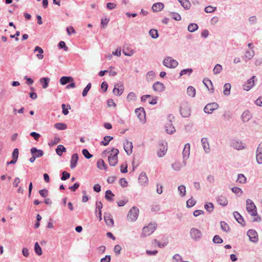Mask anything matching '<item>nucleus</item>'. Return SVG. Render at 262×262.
Masks as SVG:
<instances>
[{"label":"nucleus","instance_id":"4d7b16f0","mask_svg":"<svg viewBox=\"0 0 262 262\" xmlns=\"http://www.w3.org/2000/svg\"><path fill=\"white\" fill-rule=\"evenodd\" d=\"M91 88V83H89L88 84V85L86 86V87L83 90V92H82L83 97H85L87 95L89 91V90H90Z\"/></svg>","mask_w":262,"mask_h":262},{"label":"nucleus","instance_id":"864d4df0","mask_svg":"<svg viewBox=\"0 0 262 262\" xmlns=\"http://www.w3.org/2000/svg\"><path fill=\"white\" fill-rule=\"evenodd\" d=\"M196 203V201L192 199V198L189 199L186 203V206L188 208H190L193 206Z\"/></svg>","mask_w":262,"mask_h":262},{"label":"nucleus","instance_id":"49530a36","mask_svg":"<svg viewBox=\"0 0 262 262\" xmlns=\"http://www.w3.org/2000/svg\"><path fill=\"white\" fill-rule=\"evenodd\" d=\"M34 250L35 253L38 255H41L42 254V250L41 247H40L39 244L37 242L35 243L34 245Z\"/></svg>","mask_w":262,"mask_h":262},{"label":"nucleus","instance_id":"e2e57ef3","mask_svg":"<svg viewBox=\"0 0 262 262\" xmlns=\"http://www.w3.org/2000/svg\"><path fill=\"white\" fill-rule=\"evenodd\" d=\"M70 177V174L67 171H63L62 173V177L61 179L63 181L66 180Z\"/></svg>","mask_w":262,"mask_h":262},{"label":"nucleus","instance_id":"79ce46f5","mask_svg":"<svg viewBox=\"0 0 262 262\" xmlns=\"http://www.w3.org/2000/svg\"><path fill=\"white\" fill-rule=\"evenodd\" d=\"M54 127L59 130H64L67 127V125L63 123H56L54 124Z\"/></svg>","mask_w":262,"mask_h":262},{"label":"nucleus","instance_id":"393cba45","mask_svg":"<svg viewBox=\"0 0 262 262\" xmlns=\"http://www.w3.org/2000/svg\"><path fill=\"white\" fill-rule=\"evenodd\" d=\"M60 83L62 85H65L68 83L74 81V79L70 76H63L60 79Z\"/></svg>","mask_w":262,"mask_h":262},{"label":"nucleus","instance_id":"6e6d98bb","mask_svg":"<svg viewBox=\"0 0 262 262\" xmlns=\"http://www.w3.org/2000/svg\"><path fill=\"white\" fill-rule=\"evenodd\" d=\"M212 241L215 244H221L223 242L222 238L218 235H215Z\"/></svg>","mask_w":262,"mask_h":262},{"label":"nucleus","instance_id":"f8f14e48","mask_svg":"<svg viewBox=\"0 0 262 262\" xmlns=\"http://www.w3.org/2000/svg\"><path fill=\"white\" fill-rule=\"evenodd\" d=\"M247 234L251 242L256 243L258 241V234L255 230L250 229L247 231Z\"/></svg>","mask_w":262,"mask_h":262},{"label":"nucleus","instance_id":"6e6552de","mask_svg":"<svg viewBox=\"0 0 262 262\" xmlns=\"http://www.w3.org/2000/svg\"><path fill=\"white\" fill-rule=\"evenodd\" d=\"M256 160L258 164H262V142L259 143L256 150Z\"/></svg>","mask_w":262,"mask_h":262},{"label":"nucleus","instance_id":"7c9ffc66","mask_svg":"<svg viewBox=\"0 0 262 262\" xmlns=\"http://www.w3.org/2000/svg\"><path fill=\"white\" fill-rule=\"evenodd\" d=\"M97 167L100 169H105L107 168V165L105 164L104 161L100 159L98 160L97 163Z\"/></svg>","mask_w":262,"mask_h":262},{"label":"nucleus","instance_id":"e433bc0d","mask_svg":"<svg viewBox=\"0 0 262 262\" xmlns=\"http://www.w3.org/2000/svg\"><path fill=\"white\" fill-rule=\"evenodd\" d=\"M178 190L179 192L180 195L181 197H183L186 194V187L184 185H181L178 188Z\"/></svg>","mask_w":262,"mask_h":262},{"label":"nucleus","instance_id":"052dcab7","mask_svg":"<svg viewBox=\"0 0 262 262\" xmlns=\"http://www.w3.org/2000/svg\"><path fill=\"white\" fill-rule=\"evenodd\" d=\"M171 15L173 19L177 21L181 20V16L179 13L176 12H171Z\"/></svg>","mask_w":262,"mask_h":262},{"label":"nucleus","instance_id":"5fc2aeb1","mask_svg":"<svg viewBox=\"0 0 262 262\" xmlns=\"http://www.w3.org/2000/svg\"><path fill=\"white\" fill-rule=\"evenodd\" d=\"M102 208V203L101 202H96V212H98V214H100L101 215V209Z\"/></svg>","mask_w":262,"mask_h":262},{"label":"nucleus","instance_id":"dca6fc26","mask_svg":"<svg viewBox=\"0 0 262 262\" xmlns=\"http://www.w3.org/2000/svg\"><path fill=\"white\" fill-rule=\"evenodd\" d=\"M133 143L132 142L127 141L124 144V149L128 155H130L133 151Z\"/></svg>","mask_w":262,"mask_h":262},{"label":"nucleus","instance_id":"09e8293b","mask_svg":"<svg viewBox=\"0 0 262 262\" xmlns=\"http://www.w3.org/2000/svg\"><path fill=\"white\" fill-rule=\"evenodd\" d=\"M220 224L221 228L224 231L227 232L229 231L230 228L226 222L224 221H221Z\"/></svg>","mask_w":262,"mask_h":262},{"label":"nucleus","instance_id":"13d9d810","mask_svg":"<svg viewBox=\"0 0 262 262\" xmlns=\"http://www.w3.org/2000/svg\"><path fill=\"white\" fill-rule=\"evenodd\" d=\"M82 152L86 159H89L93 157V155L91 154L86 149H83Z\"/></svg>","mask_w":262,"mask_h":262},{"label":"nucleus","instance_id":"c9c22d12","mask_svg":"<svg viewBox=\"0 0 262 262\" xmlns=\"http://www.w3.org/2000/svg\"><path fill=\"white\" fill-rule=\"evenodd\" d=\"M187 94L192 97H194L195 95V89L192 86L188 87L187 90Z\"/></svg>","mask_w":262,"mask_h":262},{"label":"nucleus","instance_id":"4468645a","mask_svg":"<svg viewBox=\"0 0 262 262\" xmlns=\"http://www.w3.org/2000/svg\"><path fill=\"white\" fill-rule=\"evenodd\" d=\"M201 143H202V146L203 147V149H204L205 153L208 154V153L210 152V146H209V144L207 138H202Z\"/></svg>","mask_w":262,"mask_h":262},{"label":"nucleus","instance_id":"f03ea898","mask_svg":"<svg viewBox=\"0 0 262 262\" xmlns=\"http://www.w3.org/2000/svg\"><path fill=\"white\" fill-rule=\"evenodd\" d=\"M157 226L155 223H150L143 228L141 234L142 237H146L151 235L156 229Z\"/></svg>","mask_w":262,"mask_h":262},{"label":"nucleus","instance_id":"774afa93","mask_svg":"<svg viewBox=\"0 0 262 262\" xmlns=\"http://www.w3.org/2000/svg\"><path fill=\"white\" fill-rule=\"evenodd\" d=\"M18 149L17 148H15L12 153V158L15 159L17 160L18 157Z\"/></svg>","mask_w":262,"mask_h":262},{"label":"nucleus","instance_id":"473e14b6","mask_svg":"<svg viewBox=\"0 0 262 262\" xmlns=\"http://www.w3.org/2000/svg\"><path fill=\"white\" fill-rule=\"evenodd\" d=\"M113 139V137L110 136H106L103 138V140L100 142V144L104 146H107L109 142Z\"/></svg>","mask_w":262,"mask_h":262},{"label":"nucleus","instance_id":"7ed1b4c3","mask_svg":"<svg viewBox=\"0 0 262 262\" xmlns=\"http://www.w3.org/2000/svg\"><path fill=\"white\" fill-rule=\"evenodd\" d=\"M246 210L251 215H257L256 207L253 202L249 199L246 200Z\"/></svg>","mask_w":262,"mask_h":262},{"label":"nucleus","instance_id":"603ef678","mask_svg":"<svg viewBox=\"0 0 262 262\" xmlns=\"http://www.w3.org/2000/svg\"><path fill=\"white\" fill-rule=\"evenodd\" d=\"M216 9V7L208 6L205 8L204 11L206 13H210L214 12Z\"/></svg>","mask_w":262,"mask_h":262},{"label":"nucleus","instance_id":"72a5a7b5","mask_svg":"<svg viewBox=\"0 0 262 262\" xmlns=\"http://www.w3.org/2000/svg\"><path fill=\"white\" fill-rule=\"evenodd\" d=\"M104 218L105 222L107 225L113 226L114 225V221L113 219L110 217V215L104 214Z\"/></svg>","mask_w":262,"mask_h":262},{"label":"nucleus","instance_id":"338daca9","mask_svg":"<svg viewBox=\"0 0 262 262\" xmlns=\"http://www.w3.org/2000/svg\"><path fill=\"white\" fill-rule=\"evenodd\" d=\"M119 184L123 187H125L127 185V182L125 178H121L119 180Z\"/></svg>","mask_w":262,"mask_h":262},{"label":"nucleus","instance_id":"4be33fe9","mask_svg":"<svg viewBox=\"0 0 262 262\" xmlns=\"http://www.w3.org/2000/svg\"><path fill=\"white\" fill-rule=\"evenodd\" d=\"M78 160V155L77 154H74L71 157L70 167L72 169L76 167Z\"/></svg>","mask_w":262,"mask_h":262},{"label":"nucleus","instance_id":"f704fd0d","mask_svg":"<svg viewBox=\"0 0 262 262\" xmlns=\"http://www.w3.org/2000/svg\"><path fill=\"white\" fill-rule=\"evenodd\" d=\"M66 151V148L62 145H59L57 146V148L56 149V154L61 156L63 153V152Z\"/></svg>","mask_w":262,"mask_h":262},{"label":"nucleus","instance_id":"9d476101","mask_svg":"<svg viewBox=\"0 0 262 262\" xmlns=\"http://www.w3.org/2000/svg\"><path fill=\"white\" fill-rule=\"evenodd\" d=\"M124 91V88L122 83H117L115 84L114 88L113 90L114 94L117 96H121Z\"/></svg>","mask_w":262,"mask_h":262},{"label":"nucleus","instance_id":"58836bf2","mask_svg":"<svg viewBox=\"0 0 262 262\" xmlns=\"http://www.w3.org/2000/svg\"><path fill=\"white\" fill-rule=\"evenodd\" d=\"M198 29V26L195 23H191L188 26V30L190 32H193Z\"/></svg>","mask_w":262,"mask_h":262},{"label":"nucleus","instance_id":"39448f33","mask_svg":"<svg viewBox=\"0 0 262 262\" xmlns=\"http://www.w3.org/2000/svg\"><path fill=\"white\" fill-rule=\"evenodd\" d=\"M202 233L200 230L196 228H192L190 230V236L194 241H199L202 237Z\"/></svg>","mask_w":262,"mask_h":262},{"label":"nucleus","instance_id":"c03bdc74","mask_svg":"<svg viewBox=\"0 0 262 262\" xmlns=\"http://www.w3.org/2000/svg\"><path fill=\"white\" fill-rule=\"evenodd\" d=\"M149 34L151 37L154 39L157 38L159 37L158 32L156 29H152L150 30Z\"/></svg>","mask_w":262,"mask_h":262},{"label":"nucleus","instance_id":"423d86ee","mask_svg":"<svg viewBox=\"0 0 262 262\" xmlns=\"http://www.w3.org/2000/svg\"><path fill=\"white\" fill-rule=\"evenodd\" d=\"M139 212V210L138 208L136 207H132L128 213V220L132 222L136 221L138 217Z\"/></svg>","mask_w":262,"mask_h":262},{"label":"nucleus","instance_id":"f257e3e1","mask_svg":"<svg viewBox=\"0 0 262 262\" xmlns=\"http://www.w3.org/2000/svg\"><path fill=\"white\" fill-rule=\"evenodd\" d=\"M103 154H110L108 157L109 164L112 166H115L118 163V155L119 150L113 148L111 150H105L103 152Z\"/></svg>","mask_w":262,"mask_h":262},{"label":"nucleus","instance_id":"a18cd8bd","mask_svg":"<svg viewBox=\"0 0 262 262\" xmlns=\"http://www.w3.org/2000/svg\"><path fill=\"white\" fill-rule=\"evenodd\" d=\"M136 95L133 92H130L127 96L128 101H135L136 100Z\"/></svg>","mask_w":262,"mask_h":262},{"label":"nucleus","instance_id":"8fccbe9b","mask_svg":"<svg viewBox=\"0 0 262 262\" xmlns=\"http://www.w3.org/2000/svg\"><path fill=\"white\" fill-rule=\"evenodd\" d=\"M205 209L209 212H211L214 208L213 204L212 203H208L204 206Z\"/></svg>","mask_w":262,"mask_h":262},{"label":"nucleus","instance_id":"f3484780","mask_svg":"<svg viewBox=\"0 0 262 262\" xmlns=\"http://www.w3.org/2000/svg\"><path fill=\"white\" fill-rule=\"evenodd\" d=\"M231 146L237 150H241L245 148L242 142L237 140L232 141Z\"/></svg>","mask_w":262,"mask_h":262},{"label":"nucleus","instance_id":"6ab92c4d","mask_svg":"<svg viewBox=\"0 0 262 262\" xmlns=\"http://www.w3.org/2000/svg\"><path fill=\"white\" fill-rule=\"evenodd\" d=\"M255 55V52L253 50H247L245 52L243 58L245 60H250L253 58Z\"/></svg>","mask_w":262,"mask_h":262},{"label":"nucleus","instance_id":"a211bd4d","mask_svg":"<svg viewBox=\"0 0 262 262\" xmlns=\"http://www.w3.org/2000/svg\"><path fill=\"white\" fill-rule=\"evenodd\" d=\"M190 145L189 143H186L183 150V158H185V159H188L190 155Z\"/></svg>","mask_w":262,"mask_h":262},{"label":"nucleus","instance_id":"aec40b11","mask_svg":"<svg viewBox=\"0 0 262 262\" xmlns=\"http://www.w3.org/2000/svg\"><path fill=\"white\" fill-rule=\"evenodd\" d=\"M251 114L250 113L249 111H244L241 116L242 120L244 122H246L248 121L251 119Z\"/></svg>","mask_w":262,"mask_h":262},{"label":"nucleus","instance_id":"a19ab883","mask_svg":"<svg viewBox=\"0 0 262 262\" xmlns=\"http://www.w3.org/2000/svg\"><path fill=\"white\" fill-rule=\"evenodd\" d=\"M223 70L222 66L220 64H216L213 69L214 74H220Z\"/></svg>","mask_w":262,"mask_h":262},{"label":"nucleus","instance_id":"c756f323","mask_svg":"<svg viewBox=\"0 0 262 262\" xmlns=\"http://www.w3.org/2000/svg\"><path fill=\"white\" fill-rule=\"evenodd\" d=\"M50 79L48 77H43L40 79L39 82L42 84V88L46 89L48 86Z\"/></svg>","mask_w":262,"mask_h":262},{"label":"nucleus","instance_id":"bf43d9fd","mask_svg":"<svg viewBox=\"0 0 262 262\" xmlns=\"http://www.w3.org/2000/svg\"><path fill=\"white\" fill-rule=\"evenodd\" d=\"M166 150H167V149H166L165 147H163V148H160V150L158 151V153H157L158 156L159 157H163L166 154Z\"/></svg>","mask_w":262,"mask_h":262},{"label":"nucleus","instance_id":"bb28decb","mask_svg":"<svg viewBox=\"0 0 262 262\" xmlns=\"http://www.w3.org/2000/svg\"><path fill=\"white\" fill-rule=\"evenodd\" d=\"M165 128H166V132L168 134H172L174 133H175V132H176L174 127L171 123V120L170 121V122L168 123L165 125Z\"/></svg>","mask_w":262,"mask_h":262},{"label":"nucleus","instance_id":"b1692460","mask_svg":"<svg viewBox=\"0 0 262 262\" xmlns=\"http://www.w3.org/2000/svg\"><path fill=\"white\" fill-rule=\"evenodd\" d=\"M164 5L162 3H157L154 4L152 6V10L154 12L161 11L164 8Z\"/></svg>","mask_w":262,"mask_h":262},{"label":"nucleus","instance_id":"412c9836","mask_svg":"<svg viewBox=\"0 0 262 262\" xmlns=\"http://www.w3.org/2000/svg\"><path fill=\"white\" fill-rule=\"evenodd\" d=\"M139 182L141 185L147 184L148 178L145 172H142L139 177Z\"/></svg>","mask_w":262,"mask_h":262},{"label":"nucleus","instance_id":"ea45409f","mask_svg":"<svg viewBox=\"0 0 262 262\" xmlns=\"http://www.w3.org/2000/svg\"><path fill=\"white\" fill-rule=\"evenodd\" d=\"M224 94L225 96H228L230 94V91L231 89V85L229 83H226L224 84Z\"/></svg>","mask_w":262,"mask_h":262},{"label":"nucleus","instance_id":"2f4dec72","mask_svg":"<svg viewBox=\"0 0 262 262\" xmlns=\"http://www.w3.org/2000/svg\"><path fill=\"white\" fill-rule=\"evenodd\" d=\"M34 52H38V54H37L36 56L39 59H41L43 58V55L42 53H43V50L39 47H36L34 50Z\"/></svg>","mask_w":262,"mask_h":262},{"label":"nucleus","instance_id":"4c0bfd02","mask_svg":"<svg viewBox=\"0 0 262 262\" xmlns=\"http://www.w3.org/2000/svg\"><path fill=\"white\" fill-rule=\"evenodd\" d=\"M114 196V194L112 193L111 190H107L106 191L105 198L106 200H107L109 201L112 202L114 200L113 198V196Z\"/></svg>","mask_w":262,"mask_h":262},{"label":"nucleus","instance_id":"20e7f679","mask_svg":"<svg viewBox=\"0 0 262 262\" xmlns=\"http://www.w3.org/2000/svg\"><path fill=\"white\" fill-rule=\"evenodd\" d=\"M163 64L168 68L173 69L178 65V62L171 57L166 56L163 61Z\"/></svg>","mask_w":262,"mask_h":262},{"label":"nucleus","instance_id":"a878e982","mask_svg":"<svg viewBox=\"0 0 262 262\" xmlns=\"http://www.w3.org/2000/svg\"><path fill=\"white\" fill-rule=\"evenodd\" d=\"M233 215L237 221V222L241 225H244V220L243 216L239 214V213L237 211H234L233 212Z\"/></svg>","mask_w":262,"mask_h":262},{"label":"nucleus","instance_id":"9b49d317","mask_svg":"<svg viewBox=\"0 0 262 262\" xmlns=\"http://www.w3.org/2000/svg\"><path fill=\"white\" fill-rule=\"evenodd\" d=\"M256 77L253 76L250 79H248L243 85V89L245 91H249L254 85V79Z\"/></svg>","mask_w":262,"mask_h":262},{"label":"nucleus","instance_id":"0eeeda50","mask_svg":"<svg viewBox=\"0 0 262 262\" xmlns=\"http://www.w3.org/2000/svg\"><path fill=\"white\" fill-rule=\"evenodd\" d=\"M219 107V105L217 103H208L205 106L204 111L207 114H211L213 111L217 109Z\"/></svg>","mask_w":262,"mask_h":262},{"label":"nucleus","instance_id":"cd10ccee","mask_svg":"<svg viewBox=\"0 0 262 262\" xmlns=\"http://www.w3.org/2000/svg\"><path fill=\"white\" fill-rule=\"evenodd\" d=\"M181 6L185 9L189 10L191 7V3L188 0H178Z\"/></svg>","mask_w":262,"mask_h":262},{"label":"nucleus","instance_id":"2eb2a0df","mask_svg":"<svg viewBox=\"0 0 262 262\" xmlns=\"http://www.w3.org/2000/svg\"><path fill=\"white\" fill-rule=\"evenodd\" d=\"M32 156L36 158H40L43 155V151L41 149H38L36 147H32L30 150Z\"/></svg>","mask_w":262,"mask_h":262},{"label":"nucleus","instance_id":"0e129e2a","mask_svg":"<svg viewBox=\"0 0 262 262\" xmlns=\"http://www.w3.org/2000/svg\"><path fill=\"white\" fill-rule=\"evenodd\" d=\"M60 141V139L58 137H55L54 140H52L50 143H49V145L50 146H53L55 144H57L58 143H59Z\"/></svg>","mask_w":262,"mask_h":262},{"label":"nucleus","instance_id":"69168bd1","mask_svg":"<svg viewBox=\"0 0 262 262\" xmlns=\"http://www.w3.org/2000/svg\"><path fill=\"white\" fill-rule=\"evenodd\" d=\"M39 194L43 198L47 197L48 195V191L46 189H43L39 190Z\"/></svg>","mask_w":262,"mask_h":262},{"label":"nucleus","instance_id":"680f3d73","mask_svg":"<svg viewBox=\"0 0 262 262\" xmlns=\"http://www.w3.org/2000/svg\"><path fill=\"white\" fill-rule=\"evenodd\" d=\"M58 47L60 49H63L65 51H67L68 50V47L66 45V43L63 41H60L59 42Z\"/></svg>","mask_w":262,"mask_h":262},{"label":"nucleus","instance_id":"c85d7f7f","mask_svg":"<svg viewBox=\"0 0 262 262\" xmlns=\"http://www.w3.org/2000/svg\"><path fill=\"white\" fill-rule=\"evenodd\" d=\"M181 114L183 117H188L190 115V110L188 107L180 108Z\"/></svg>","mask_w":262,"mask_h":262},{"label":"nucleus","instance_id":"de8ad7c7","mask_svg":"<svg viewBox=\"0 0 262 262\" xmlns=\"http://www.w3.org/2000/svg\"><path fill=\"white\" fill-rule=\"evenodd\" d=\"M192 69L191 68L186 69L182 70L180 73V76H182L185 75H190L192 72Z\"/></svg>","mask_w":262,"mask_h":262},{"label":"nucleus","instance_id":"ddd939ff","mask_svg":"<svg viewBox=\"0 0 262 262\" xmlns=\"http://www.w3.org/2000/svg\"><path fill=\"white\" fill-rule=\"evenodd\" d=\"M152 88L154 91L158 92H162L165 89L164 84L159 81L156 82L153 84Z\"/></svg>","mask_w":262,"mask_h":262},{"label":"nucleus","instance_id":"3c124183","mask_svg":"<svg viewBox=\"0 0 262 262\" xmlns=\"http://www.w3.org/2000/svg\"><path fill=\"white\" fill-rule=\"evenodd\" d=\"M247 179L243 174H238V178L237 180V182L244 184L246 182Z\"/></svg>","mask_w":262,"mask_h":262},{"label":"nucleus","instance_id":"1a4fd4ad","mask_svg":"<svg viewBox=\"0 0 262 262\" xmlns=\"http://www.w3.org/2000/svg\"><path fill=\"white\" fill-rule=\"evenodd\" d=\"M135 114L141 122L144 123L145 122V112L143 107H140L135 110Z\"/></svg>","mask_w":262,"mask_h":262},{"label":"nucleus","instance_id":"37998d69","mask_svg":"<svg viewBox=\"0 0 262 262\" xmlns=\"http://www.w3.org/2000/svg\"><path fill=\"white\" fill-rule=\"evenodd\" d=\"M171 167L174 170L179 171L183 167V166L180 162H176L172 164Z\"/></svg>","mask_w":262,"mask_h":262},{"label":"nucleus","instance_id":"5701e85b","mask_svg":"<svg viewBox=\"0 0 262 262\" xmlns=\"http://www.w3.org/2000/svg\"><path fill=\"white\" fill-rule=\"evenodd\" d=\"M216 201L220 205L223 206H227L228 203L226 197L223 195H220L218 196V198L216 199Z\"/></svg>","mask_w":262,"mask_h":262}]
</instances>
